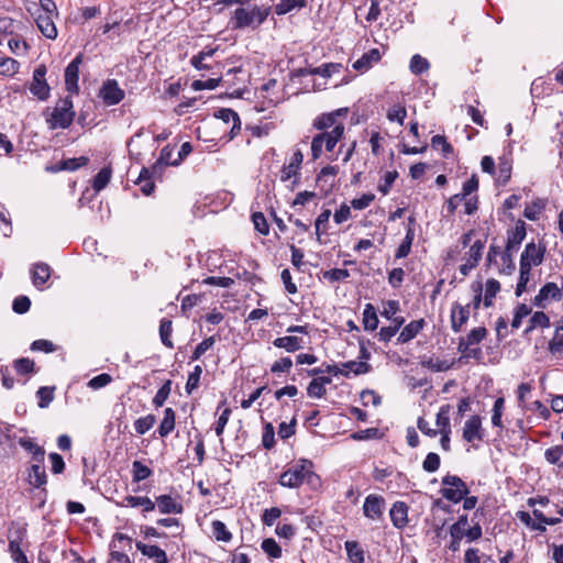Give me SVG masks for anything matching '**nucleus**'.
Listing matches in <instances>:
<instances>
[{"label": "nucleus", "mask_w": 563, "mask_h": 563, "mask_svg": "<svg viewBox=\"0 0 563 563\" xmlns=\"http://www.w3.org/2000/svg\"><path fill=\"white\" fill-rule=\"evenodd\" d=\"M313 463L310 460L301 459L288 465L280 474L278 483L288 488H298L303 482L314 487L319 485L320 477L312 471Z\"/></svg>", "instance_id": "nucleus-1"}, {"label": "nucleus", "mask_w": 563, "mask_h": 563, "mask_svg": "<svg viewBox=\"0 0 563 563\" xmlns=\"http://www.w3.org/2000/svg\"><path fill=\"white\" fill-rule=\"evenodd\" d=\"M271 11L272 8L269 5H254L252 9L238 8L233 11L230 19V27L232 30H243L246 27L255 30L266 21Z\"/></svg>", "instance_id": "nucleus-2"}, {"label": "nucleus", "mask_w": 563, "mask_h": 563, "mask_svg": "<svg viewBox=\"0 0 563 563\" xmlns=\"http://www.w3.org/2000/svg\"><path fill=\"white\" fill-rule=\"evenodd\" d=\"M75 117L73 99L70 96H67L57 101L49 117L46 118V123L51 130H65L73 124Z\"/></svg>", "instance_id": "nucleus-3"}, {"label": "nucleus", "mask_w": 563, "mask_h": 563, "mask_svg": "<svg viewBox=\"0 0 563 563\" xmlns=\"http://www.w3.org/2000/svg\"><path fill=\"white\" fill-rule=\"evenodd\" d=\"M345 126L343 123L335 125L330 132L318 133L312 137L311 141V156L312 159H318L323 153V148L327 152H332L336 144L343 139Z\"/></svg>", "instance_id": "nucleus-4"}, {"label": "nucleus", "mask_w": 563, "mask_h": 563, "mask_svg": "<svg viewBox=\"0 0 563 563\" xmlns=\"http://www.w3.org/2000/svg\"><path fill=\"white\" fill-rule=\"evenodd\" d=\"M442 487L439 493L441 496L453 503L459 504L470 494L466 483L457 475L446 474L441 479Z\"/></svg>", "instance_id": "nucleus-5"}, {"label": "nucleus", "mask_w": 563, "mask_h": 563, "mask_svg": "<svg viewBox=\"0 0 563 563\" xmlns=\"http://www.w3.org/2000/svg\"><path fill=\"white\" fill-rule=\"evenodd\" d=\"M47 68L40 64L33 71L32 80L29 84V90L38 101H46L51 96V87L46 80Z\"/></svg>", "instance_id": "nucleus-6"}, {"label": "nucleus", "mask_w": 563, "mask_h": 563, "mask_svg": "<svg viewBox=\"0 0 563 563\" xmlns=\"http://www.w3.org/2000/svg\"><path fill=\"white\" fill-rule=\"evenodd\" d=\"M545 252L547 247L544 244H536L534 242L526 244L520 256V266L531 269L532 266L541 265L544 260Z\"/></svg>", "instance_id": "nucleus-7"}, {"label": "nucleus", "mask_w": 563, "mask_h": 563, "mask_svg": "<svg viewBox=\"0 0 563 563\" xmlns=\"http://www.w3.org/2000/svg\"><path fill=\"white\" fill-rule=\"evenodd\" d=\"M27 481L34 488L41 489L40 495L42 498V506L46 501L47 489V474L43 463H34L27 468Z\"/></svg>", "instance_id": "nucleus-8"}, {"label": "nucleus", "mask_w": 563, "mask_h": 563, "mask_svg": "<svg viewBox=\"0 0 563 563\" xmlns=\"http://www.w3.org/2000/svg\"><path fill=\"white\" fill-rule=\"evenodd\" d=\"M99 97L104 104L115 106L124 99L125 92L120 88L115 79H108L102 84L99 90Z\"/></svg>", "instance_id": "nucleus-9"}, {"label": "nucleus", "mask_w": 563, "mask_h": 563, "mask_svg": "<svg viewBox=\"0 0 563 563\" xmlns=\"http://www.w3.org/2000/svg\"><path fill=\"white\" fill-rule=\"evenodd\" d=\"M84 59L82 53H79L65 68V86L66 90L71 93L79 91L78 79H79V66Z\"/></svg>", "instance_id": "nucleus-10"}, {"label": "nucleus", "mask_w": 563, "mask_h": 563, "mask_svg": "<svg viewBox=\"0 0 563 563\" xmlns=\"http://www.w3.org/2000/svg\"><path fill=\"white\" fill-rule=\"evenodd\" d=\"M462 438L468 443L484 440V430L482 428V418L478 415L471 416L464 423Z\"/></svg>", "instance_id": "nucleus-11"}, {"label": "nucleus", "mask_w": 563, "mask_h": 563, "mask_svg": "<svg viewBox=\"0 0 563 563\" xmlns=\"http://www.w3.org/2000/svg\"><path fill=\"white\" fill-rule=\"evenodd\" d=\"M471 305H461L459 302H453L451 307V329L454 333H460L463 327L470 319Z\"/></svg>", "instance_id": "nucleus-12"}, {"label": "nucleus", "mask_w": 563, "mask_h": 563, "mask_svg": "<svg viewBox=\"0 0 563 563\" xmlns=\"http://www.w3.org/2000/svg\"><path fill=\"white\" fill-rule=\"evenodd\" d=\"M385 499L382 496L371 494L365 498L363 514L372 520L380 519L384 512Z\"/></svg>", "instance_id": "nucleus-13"}, {"label": "nucleus", "mask_w": 563, "mask_h": 563, "mask_svg": "<svg viewBox=\"0 0 563 563\" xmlns=\"http://www.w3.org/2000/svg\"><path fill=\"white\" fill-rule=\"evenodd\" d=\"M89 163V157L80 156L63 159L54 165L46 166L45 170L49 173H59L63 170L75 172Z\"/></svg>", "instance_id": "nucleus-14"}, {"label": "nucleus", "mask_w": 563, "mask_h": 563, "mask_svg": "<svg viewBox=\"0 0 563 563\" xmlns=\"http://www.w3.org/2000/svg\"><path fill=\"white\" fill-rule=\"evenodd\" d=\"M548 299H561V289L558 287L555 283L549 282L544 284L539 290V294L534 297L533 305L539 308H545L544 301H547Z\"/></svg>", "instance_id": "nucleus-15"}, {"label": "nucleus", "mask_w": 563, "mask_h": 563, "mask_svg": "<svg viewBox=\"0 0 563 563\" xmlns=\"http://www.w3.org/2000/svg\"><path fill=\"white\" fill-rule=\"evenodd\" d=\"M409 507L405 501H395L390 508L389 516L395 528L404 529L408 525Z\"/></svg>", "instance_id": "nucleus-16"}, {"label": "nucleus", "mask_w": 563, "mask_h": 563, "mask_svg": "<svg viewBox=\"0 0 563 563\" xmlns=\"http://www.w3.org/2000/svg\"><path fill=\"white\" fill-rule=\"evenodd\" d=\"M51 267L46 263H35L31 269L32 283L37 289H43L51 277Z\"/></svg>", "instance_id": "nucleus-17"}, {"label": "nucleus", "mask_w": 563, "mask_h": 563, "mask_svg": "<svg viewBox=\"0 0 563 563\" xmlns=\"http://www.w3.org/2000/svg\"><path fill=\"white\" fill-rule=\"evenodd\" d=\"M426 327V321L423 318L413 320L405 325L397 338V342L400 344L408 343L412 339H415Z\"/></svg>", "instance_id": "nucleus-18"}, {"label": "nucleus", "mask_w": 563, "mask_h": 563, "mask_svg": "<svg viewBox=\"0 0 563 563\" xmlns=\"http://www.w3.org/2000/svg\"><path fill=\"white\" fill-rule=\"evenodd\" d=\"M136 549L144 555L150 559H153L156 563H168L169 560L167 558L166 552L161 549L158 545H150L145 544L141 541L136 542Z\"/></svg>", "instance_id": "nucleus-19"}, {"label": "nucleus", "mask_w": 563, "mask_h": 563, "mask_svg": "<svg viewBox=\"0 0 563 563\" xmlns=\"http://www.w3.org/2000/svg\"><path fill=\"white\" fill-rule=\"evenodd\" d=\"M380 58L382 55L379 49L372 48L353 63V68L361 73L367 71L373 66V64L378 63Z\"/></svg>", "instance_id": "nucleus-20"}, {"label": "nucleus", "mask_w": 563, "mask_h": 563, "mask_svg": "<svg viewBox=\"0 0 563 563\" xmlns=\"http://www.w3.org/2000/svg\"><path fill=\"white\" fill-rule=\"evenodd\" d=\"M36 25L40 32L48 40L57 37V27L53 21V15L37 14L35 18Z\"/></svg>", "instance_id": "nucleus-21"}, {"label": "nucleus", "mask_w": 563, "mask_h": 563, "mask_svg": "<svg viewBox=\"0 0 563 563\" xmlns=\"http://www.w3.org/2000/svg\"><path fill=\"white\" fill-rule=\"evenodd\" d=\"M156 505L161 514H181L184 510L183 505L170 495H159L156 497Z\"/></svg>", "instance_id": "nucleus-22"}, {"label": "nucleus", "mask_w": 563, "mask_h": 563, "mask_svg": "<svg viewBox=\"0 0 563 563\" xmlns=\"http://www.w3.org/2000/svg\"><path fill=\"white\" fill-rule=\"evenodd\" d=\"M303 161V154L300 150H297L291 157V161L288 165H284L280 170V180L283 183L289 180L292 176H296L300 169V166Z\"/></svg>", "instance_id": "nucleus-23"}, {"label": "nucleus", "mask_w": 563, "mask_h": 563, "mask_svg": "<svg viewBox=\"0 0 563 563\" xmlns=\"http://www.w3.org/2000/svg\"><path fill=\"white\" fill-rule=\"evenodd\" d=\"M122 507H142L144 512H151L155 509V503L147 496L126 495L120 503Z\"/></svg>", "instance_id": "nucleus-24"}, {"label": "nucleus", "mask_w": 563, "mask_h": 563, "mask_svg": "<svg viewBox=\"0 0 563 563\" xmlns=\"http://www.w3.org/2000/svg\"><path fill=\"white\" fill-rule=\"evenodd\" d=\"M19 444L26 452L32 455V461L35 463H44L45 460V450L43 446L36 444L31 438H20Z\"/></svg>", "instance_id": "nucleus-25"}, {"label": "nucleus", "mask_w": 563, "mask_h": 563, "mask_svg": "<svg viewBox=\"0 0 563 563\" xmlns=\"http://www.w3.org/2000/svg\"><path fill=\"white\" fill-rule=\"evenodd\" d=\"M273 344L278 349H284L288 353H294L303 347V340L295 335H286L276 338Z\"/></svg>", "instance_id": "nucleus-26"}, {"label": "nucleus", "mask_w": 563, "mask_h": 563, "mask_svg": "<svg viewBox=\"0 0 563 563\" xmlns=\"http://www.w3.org/2000/svg\"><path fill=\"white\" fill-rule=\"evenodd\" d=\"M341 122H338L330 112H324L317 115L312 121V128L320 131L319 133L330 132L329 129H333L335 125H339Z\"/></svg>", "instance_id": "nucleus-27"}, {"label": "nucleus", "mask_w": 563, "mask_h": 563, "mask_svg": "<svg viewBox=\"0 0 563 563\" xmlns=\"http://www.w3.org/2000/svg\"><path fill=\"white\" fill-rule=\"evenodd\" d=\"M135 184L140 186L141 191L145 196H150L155 189L153 172H151L147 167H143L139 174L137 179L135 180Z\"/></svg>", "instance_id": "nucleus-28"}, {"label": "nucleus", "mask_w": 563, "mask_h": 563, "mask_svg": "<svg viewBox=\"0 0 563 563\" xmlns=\"http://www.w3.org/2000/svg\"><path fill=\"white\" fill-rule=\"evenodd\" d=\"M176 413L173 408H166L164 410V418L157 429L159 437L165 438L173 432L175 429Z\"/></svg>", "instance_id": "nucleus-29"}, {"label": "nucleus", "mask_w": 563, "mask_h": 563, "mask_svg": "<svg viewBox=\"0 0 563 563\" xmlns=\"http://www.w3.org/2000/svg\"><path fill=\"white\" fill-rule=\"evenodd\" d=\"M526 235V223L522 220H519L514 229L508 230L507 243L519 249Z\"/></svg>", "instance_id": "nucleus-30"}, {"label": "nucleus", "mask_w": 563, "mask_h": 563, "mask_svg": "<svg viewBox=\"0 0 563 563\" xmlns=\"http://www.w3.org/2000/svg\"><path fill=\"white\" fill-rule=\"evenodd\" d=\"M308 0H280L275 7V13L277 15H285L292 10H300L306 8Z\"/></svg>", "instance_id": "nucleus-31"}, {"label": "nucleus", "mask_w": 563, "mask_h": 563, "mask_svg": "<svg viewBox=\"0 0 563 563\" xmlns=\"http://www.w3.org/2000/svg\"><path fill=\"white\" fill-rule=\"evenodd\" d=\"M378 318L376 310L372 303L365 305L363 311V325L366 331H374L378 327Z\"/></svg>", "instance_id": "nucleus-32"}, {"label": "nucleus", "mask_w": 563, "mask_h": 563, "mask_svg": "<svg viewBox=\"0 0 563 563\" xmlns=\"http://www.w3.org/2000/svg\"><path fill=\"white\" fill-rule=\"evenodd\" d=\"M485 249V240H476L471 246L468 252L465 253L464 260L471 262L473 265H478Z\"/></svg>", "instance_id": "nucleus-33"}, {"label": "nucleus", "mask_w": 563, "mask_h": 563, "mask_svg": "<svg viewBox=\"0 0 563 563\" xmlns=\"http://www.w3.org/2000/svg\"><path fill=\"white\" fill-rule=\"evenodd\" d=\"M499 290H500V283L497 279H495V278L487 279L485 295L483 298L484 299L483 305L486 308H489L494 305V298L499 292Z\"/></svg>", "instance_id": "nucleus-34"}, {"label": "nucleus", "mask_w": 563, "mask_h": 563, "mask_svg": "<svg viewBox=\"0 0 563 563\" xmlns=\"http://www.w3.org/2000/svg\"><path fill=\"white\" fill-rule=\"evenodd\" d=\"M172 333H173V321L163 318L159 322V338L162 343L168 347L174 349V343L172 341Z\"/></svg>", "instance_id": "nucleus-35"}, {"label": "nucleus", "mask_w": 563, "mask_h": 563, "mask_svg": "<svg viewBox=\"0 0 563 563\" xmlns=\"http://www.w3.org/2000/svg\"><path fill=\"white\" fill-rule=\"evenodd\" d=\"M20 68V63L12 58L0 54V75L2 76H14Z\"/></svg>", "instance_id": "nucleus-36"}, {"label": "nucleus", "mask_w": 563, "mask_h": 563, "mask_svg": "<svg viewBox=\"0 0 563 563\" xmlns=\"http://www.w3.org/2000/svg\"><path fill=\"white\" fill-rule=\"evenodd\" d=\"M451 405H442L437 413L435 424L439 428V432H443V430H451L450 423V412Z\"/></svg>", "instance_id": "nucleus-37"}, {"label": "nucleus", "mask_w": 563, "mask_h": 563, "mask_svg": "<svg viewBox=\"0 0 563 563\" xmlns=\"http://www.w3.org/2000/svg\"><path fill=\"white\" fill-rule=\"evenodd\" d=\"M112 170L109 166L101 168L92 180V188L98 192L107 187L110 183Z\"/></svg>", "instance_id": "nucleus-38"}, {"label": "nucleus", "mask_w": 563, "mask_h": 563, "mask_svg": "<svg viewBox=\"0 0 563 563\" xmlns=\"http://www.w3.org/2000/svg\"><path fill=\"white\" fill-rule=\"evenodd\" d=\"M345 550L352 563H364V550L360 547L357 541H346Z\"/></svg>", "instance_id": "nucleus-39"}, {"label": "nucleus", "mask_w": 563, "mask_h": 563, "mask_svg": "<svg viewBox=\"0 0 563 563\" xmlns=\"http://www.w3.org/2000/svg\"><path fill=\"white\" fill-rule=\"evenodd\" d=\"M350 277V272L345 268H332L322 271L320 279L328 280L329 283L344 282Z\"/></svg>", "instance_id": "nucleus-40"}, {"label": "nucleus", "mask_w": 563, "mask_h": 563, "mask_svg": "<svg viewBox=\"0 0 563 563\" xmlns=\"http://www.w3.org/2000/svg\"><path fill=\"white\" fill-rule=\"evenodd\" d=\"M342 67L343 66L340 63H325L319 67L311 68L310 73L312 75H320L324 78H330L333 74L340 73Z\"/></svg>", "instance_id": "nucleus-41"}, {"label": "nucleus", "mask_w": 563, "mask_h": 563, "mask_svg": "<svg viewBox=\"0 0 563 563\" xmlns=\"http://www.w3.org/2000/svg\"><path fill=\"white\" fill-rule=\"evenodd\" d=\"M153 474L152 470L141 461H134L132 464L133 482L140 483Z\"/></svg>", "instance_id": "nucleus-42"}, {"label": "nucleus", "mask_w": 563, "mask_h": 563, "mask_svg": "<svg viewBox=\"0 0 563 563\" xmlns=\"http://www.w3.org/2000/svg\"><path fill=\"white\" fill-rule=\"evenodd\" d=\"M406 117H407V109L405 106H402L400 103L394 104L387 111V119L390 122H397L400 125H404Z\"/></svg>", "instance_id": "nucleus-43"}, {"label": "nucleus", "mask_w": 563, "mask_h": 563, "mask_svg": "<svg viewBox=\"0 0 563 563\" xmlns=\"http://www.w3.org/2000/svg\"><path fill=\"white\" fill-rule=\"evenodd\" d=\"M212 527V533L216 540L229 542L232 539V533L227 529V526L224 522L220 520H214L211 523Z\"/></svg>", "instance_id": "nucleus-44"}, {"label": "nucleus", "mask_w": 563, "mask_h": 563, "mask_svg": "<svg viewBox=\"0 0 563 563\" xmlns=\"http://www.w3.org/2000/svg\"><path fill=\"white\" fill-rule=\"evenodd\" d=\"M156 422V417L152 413L141 417L135 420L134 422V429L137 434L143 435L145 434L150 429L154 427Z\"/></svg>", "instance_id": "nucleus-45"}, {"label": "nucleus", "mask_w": 563, "mask_h": 563, "mask_svg": "<svg viewBox=\"0 0 563 563\" xmlns=\"http://www.w3.org/2000/svg\"><path fill=\"white\" fill-rule=\"evenodd\" d=\"M409 68L412 74L421 75L430 68V64L427 58L416 54L410 59Z\"/></svg>", "instance_id": "nucleus-46"}, {"label": "nucleus", "mask_w": 563, "mask_h": 563, "mask_svg": "<svg viewBox=\"0 0 563 563\" xmlns=\"http://www.w3.org/2000/svg\"><path fill=\"white\" fill-rule=\"evenodd\" d=\"M54 391H55V387L54 386H52V387L43 386V387H40L37 389L36 397L38 399V407L40 408L48 407V405L54 399Z\"/></svg>", "instance_id": "nucleus-47"}, {"label": "nucleus", "mask_w": 563, "mask_h": 563, "mask_svg": "<svg viewBox=\"0 0 563 563\" xmlns=\"http://www.w3.org/2000/svg\"><path fill=\"white\" fill-rule=\"evenodd\" d=\"M545 460L553 465H563V445H554L545 450L544 452Z\"/></svg>", "instance_id": "nucleus-48"}, {"label": "nucleus", "mask_w": 563, "mask_h": 563, "mask_svg": "<svg viewBox=\"0 0 563 563\" xmlns=\"http://www.w3.org/2000/svg\"><path fill=\"white\" fill-rule=\"evenodd\" d=\"M172 380L167 379L157 390L156 395L153 398V405L156 408L162 407L164 402L167 400L172 390Z\"/></svg>", "instance_id": "nucleus-49"}, {"label": "nucleus", "mask_w": 563, "mask_h": 563, "mask_svg": "<svg viewBox=\"0 0 563 563\" xmlns=\"http://www.w3.org/2000/svg\"><path fill=\"white\" fill-rule=\"evenodd\" d=\"M202 374V367L200 365H196L194 371L189 373L188 379L185 386L186 393L191 394L195 389L198 388L200 384V377Z\"/></svg>", "instance_id": "nucleus-50"}, {"label": "nucleus", "mask_w": 563, "mask_h": 563, "mask_svg": "<svg viewBox=\"0 0 563 563\" xmlns=\"http://www.w3.org/2000/svg\"><path fill=\"white\" fill-rule=\"evenodd\" d=\"M9 552L14 563H30L18 540L9 541Z\"/></svg>", "instance_id": "nucleus-51"}, {"label": "nucleus", "mask_w": 563, "mask_h": 563, "mask_svg": "<svg viewBox=\"0 0 563 563\" xmlns=\"http://www.w3.org/2000/svg\"><path fill=\"white\" fill-rule=\"evenodd\" d=\"M35 363L29 357H21L13 362L15 372L20 375H27L34 372Z\"/></svg>", "instance_id": "nucleus-52"}, {"label": "nucleus", "mask_w": 563, "mask_h": 563, "mask_svg": "<svg viewBox=\"0 0 563 563\" xmlns=\"http://www.w3.org/2000/svg\"><path fill=\"white\" fill-rule=\"evenodd\" d=\"M530 272L531 269L528 267L519 266V278L515 291L517 297H520L527 290V285L530 279Z\"/></svg>", "instance_id": "nucleus-53"}, {"label": "nucleus", "mask_w": 563, "mask_h": 563, "mask_svg": "<svg viewBox=\"0 0 563 563\" xmlns=\"http://www.w3.org/2000/svg\"><path fill=\"white\" fill-rule=\"evenodd\" d=\"M431 146L433 148L441 147L443 157H449L451 154H453V146L446 141L445 136L443 135H434L431 139Z\"/></svg>", "instance_id": "nucleus-54"}, {"label": "nucleus", "mask_w": 563, "mask_h": 563, "mask_svg": "<svg viewBox=\"0 0 563 563\" xmlns=\"http://www.w3.org/2000/svg\"><path fill=\"white\" fill-rule=\"evenodd\" d=\"M421 365L432 372H445L451 368L452 364L448 363V361H442L439 358H428L421 362Z\"/></svg>", "instance_id": "nucleus-55"}, {"label": "nucleus", "mask_w": 563, "mask_h": 563, "mask_svg": "<svg viewBox=\"0 0 563 563\" xmlns=\"http://www.w3.org/2000/svg\"><path fill=\"white\" fill-rule=\"evenodd\" d=\"M263 551L272 559H279L282 556V548L273 538H267L262 542Z\"/></svg>", "instance_id": "nucleus-56"}, {"label": "nucleus", "mask_w": 563, "mask_h": 563, "mask_svg": "<svg viewBox=\"0 0 563 563\" xmlns=\"http://www.w3.org/2000/svg\"><path fill=\"white\" fill-rule=\"evenodd\" d=\"M342 366L347 369V375L352 372L355 375L366 374L371 371L372 366L366 362L349 361L343 363Z\"/></svg>", "instance_id": "nucleus-57"}, {"label": "nucleus", "mask_w": 563, "mask_h": 563, "mask_svg": "<svg viewBox=\"0 0 563 563\" xmlns=\"http://www.w3.org/2000/svg\"><path fill=\"white\" fill-rule=\"evenodd\" d=\"M251 218L254 224V229L257 232H260L262 235H267L269 233V225L263 212H253Z\"/></svg>", "instance_id": "nucleus-58"}, {"label": "nucleus", "mask_w": 563, "mask_h": 563, "mask_svg": "<svg viewBox=\"0 0 563 563\" xmlns=\"http://www.w3.org/2000/svg\"><path fill=\"white\" fill-rule=\"evenodd\" d=\"M101 13L100 7H85L80 10V15L75 18L78 24H85L87 21L98 16Z\"/></svg>", "instance_id": "nucleus-59"}, {"label": "nucleus", "mask_w": 563, "mask_h": 563, "mask_svg": "<svg viewBox=\"0 0 563 563\" xmlns=\"http://www.w3.org/2000/svg\"><path fill=\"white\" fill-rule=\"evenodd\" d=\"M398 178V172L397 170H391V172H386L384 177H383V181L378 184V190L384 195H388V192L390 191L395 180Z\"/></svg>", "instance_id": "nucleus-60"}, {"label": "nucleus", "mask_w": 563, "mask_h": 563, "mask_svg": "<svg viewBox=\"0 0 563 563\" xmlns=\"http://www.w3.org/2000/svg\"><path fill=\"white\" fill-rule=\"evenodd\" d=\"M531 313V308L526 303H519L514 313V318L511 321V327L514 329H518L521 325L522 319L528 317Z\"/></svg>", "instance_id": "nucleus-61"}, {"label": "nucleus", "mask_w": 563, "mask_h": 563, "mask_svg": "<svg viewBox=\"0 0 563 563\" xmlns=\"http://www.w3.org/2000/svg\"><path fill=\"white\" fill-rule=\"evenodd\" d=\"M440 463L441 460L439 454L430 452L427 454L424 461L422 462V468L428 473H434L439 470Z\"/></svg>", "instance_id": "nucleus-62"}, {"label": "nucleus", "mask_w": 563, "mask_h": 563, "mask_svg": "<svg viewBox=\"0 0 563 563\" xmlns=\"http://www.w3.org/2000/svg\"><path fill=\"white\" fill-rule=\"evenodd\" d=\"M262 445L266 450H271L275 445V430L271 422H267L263 428Z\"/></svg>", "instance_id": "nucleus-63"}, {"label": "nucleus", "mask_w": 563, "mask_h": 563, "mask_svg": "<svg viewBox=\"0 0 563 563\" xmlns=\"http://www.w3.org/2000/svg\"><path fill=\"white\" fill-rule=\"evenodd\" d=\"M31 308V300L27 296L20 295L12 302V310L18 314L26 313Z\"/></svg>", "instance_id": "nucleus-64"}]
</instances>
